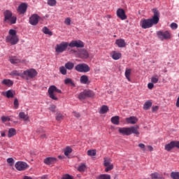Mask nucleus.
I'll return each instance as SVG.
<instances>
[{"label": "nucleus", "instance_id": "nucleus-58", "mask_svg": "<svg viewBox=\"0 0 179 179\" xmlns=\"http://www.w3.org/2000/svg\"><path fill=\"white\" fill-rule=\"evenodd\" d=\"M153 87H155V85H153V83H150L148 84V88L150 90H152V89H153Z\"/></svg>", "mask_w": 179, "mask_h": 179}, {"label": "nucleus", "instance_id": "nucleus-3", "mask_svg": "<svg viewBox=\"0 0 179 179\" xmlns=\"http://www.w3.org/2000/svg\"><path fill=\"white\" fill-rule=\"evenodd\" d=\"M4 16V22L6 23H8L9 24H16V20H17V18L16 16L13 15L12 13V11L9 10H6L3 13Z\"/></svg>", "mask_w": 179, "mask_h": 179}, {"label": "nucleus", "instance_id": "nucleus-33", "mask_svg": "<svg viewBox=\"0 0 179 179\" xmlns=\"http://www.w3.org/2000/svg\"><path fill=\"white\" fill-rule=\"evenodd\" d=\"M152 107V102L150 101H147L143 105V110H150Z\"/></svg>", "mask_w": 179, "mask_h": 179}, {"label": "nucleus", "instance_id": "nucleus-16", "mask_svg": "<svg viewBox=\"0 0 179 179\" xmlns=\"http://www.w3.org/2000/svg\"><path fill=\"white\" fill-rule=\"evenodd\" d=\"M118 132L120 135H124L126 136H129V127H118Z\"/></svg>", "mask_w": 179, "mask_h": 179}, {"label": "nucleus", "instance_id": "nucleus-30", "mask_svg": "<svg viewBox=\"0 0 179 179\" xmlns=\"http://www.w3.org/2000/svg\"><path fill=\"white\" fill-rule=\"evenodd\" d=\"M131 69H127L124 73L125 77L129 80V82H131Z\"/></svg>", "mask_w": 179, "mask_h": 179}, {"label": "nucleus", "instance_id": "nucleus-63", "mask_svg": "<svg viewBox=\"0 0 179 179\" xmlns=\"http://www.w3.org/2000/svg\"><path fill=\"white\" fill-rule=\"evenodd\" d=\"M73 114L74 117H76V118H79L80 117V114L79 113L74 112Z\"/></svg>", "mask_w": 179, "mask_h": 179}, {"label": "nucleus", "instance_id": "nucleus-60", "mask_svg": "<svg viewBox=\"0 0 179 179\" xmlns=\"http://www.w3.org/2000/svg\"><path fill=\"white\" fill-rule=\"evenodd\" d=\"M152 113H155V111H157V110H159V106H152Z\"/></svg>", "mask_w": 179, "mask_h": 179}, {"label": "nucleus", "instance_id": "nucleus-27", "mask_svg": "<svg viewBox=\"0 0 179 179\" xmlns=\"http://www.w3.org/2000/svg\"><path fill=\"white\" fill-rule=\"evenodd\" d=\"M15 135H16V129L15 128H10L8 129V137L13 138Z\"/></svg>", "mask_w": 179, "mask_h": 179}, {"label": "nucleus", "instance_id": "nucleus-26", "mask_svg": "<svg viewBox=\"0 0 179 179\" xmlns=\"http://www.w3.org/2000/svg\"><path fill=\"white\" fill-rule=\"evenodd\" d=\"M150 177L152 179H162L163 175L162 173H159L157 172H155L154 173H152L150 175Z\"/></svg>", "mask_w": 179, "mask_h": 179}, {"label": "nucleus", "instance_id": "nucleus-8", "mask_svg": "<svg viewBox=\"0 0 179 179\" xmlns=\"http://www.w3.org/2000/svg\"><path fill=\"white\" fill-rule=\"evenodd\" d=\"M22 75H24L28 79H33V78L37 76V71L34 69H29L24 71Z\"/></svg>", "mask_w": 179, "mask_h": 179}, {"label": "nucleus", "instance_id": "nucleus-5", "mask_svg": "<svg viewBox=\"0 0 179 179\" xmlns=\"http://www.w3.org/2000/svg\"><path fill=\"white\" fill-rule=\"evenodd\" d=\"M75 69L76 71H77V72L80 73H86L90 71V67L89 66V65L85 63L78 64L77 66H76Z\"/></svg>", "mask_w": 179, "mask_h": 179}, {"label": "nucleus", "instance_id": "nucleus-20", "mask_svg": "<svg viewBox=\"0 0 179 179\" xmlns=\"http://www.w3.org/2000/svg\"><path fill=\"white\" fill-rule=\"evenodd\" d=\"M110 57L113 58V59H115V61H118V59L122 57V55L120 52L112 51L110 53Z\"/></svg>", "mask_w": 179, "mask_h": 179}, {"label": "nucleus", "instance_id": "nucleus-40", "mask_svg": "<svg viewBox=\"0 0 179 179\" xmlns=\"http://www.w3.org/2000/svg\"><path fill=\"white\" fill-rule=\"evenodd\" d=\"M71 152H72V149L71 148V147L67 146L64 149V155H65V156H69V155H71Z\"/></svg>", "mask_w": 179, "mask_h": 179}, {"label": "nucleus", "instance_id": "nucleus-38", "mask_svg": "<svg viewBox=\"0 0 179 179\" xmlns=\"http://www.w3.org/2000/svg\"><path fill=\"white\" fill-rule=\"evenodd\" d=\"M43 32L44 34H48V36H52V31H51L47 27H43Z\"/></svg>", "mask_w": 179, "mask_h": 179}, {"label": "nucleus", "instance_id": "nucleus-15", "mask_svg": "<svg viewBox=\"0 0 179 179\" xmlns=\"http://www.w3.org/2000/svg\"><path fill=\"white\" fill-rule=\"evenodd\" d=\"M38 19H40V17L37 14H33L29 17V23L32 26H37L38 24Z\"/></svg>", "mask_w": 179, "mask_h": 179}, {"label": "nucleus", "instance_id": "nucleus-13", "mask_svg": "<svg viewBox=\"0 0 179 179\" xmlns=\"http://www.w3.org/2000/svg\"><path fill=\"white\" fill-rule=\"evenodd\" d=\"M9 61L10 64H26V59H20L16 56H11L9 57Z\"/></svg>", "mask_w": 179, "mask_h": 179}, {"label": "nucleus", "instance_id": "nucleus-10", "mask_svg": "<svg viewBox=\"0 0 179 179\" xmlns=\"http://www.w3.org/2000/svg\"><path fill=\"white\" fill-rule=\"evenodd\" d=\"M15 167L18 170V171H23L27 169H29V165L26 162H17L15 163Z\"/></svg>", "mask_w": 179, "mask_h": 179}, {"label": "nucleus", "instance_id": "nucleus-7", "mask_svg": "<svg viewBox=\"0 0 179 179\" xmlns=\"http://www.w3.org/2000/svg\"><path fill=\"white\" fill-rule=\"evenodd\" d=\"M73 52H77V57L83 59H87L90 57L89 52L86 49H80L78 51L73 50Z\"/></svg>", "mask_w": 179, "mask_h": 179}, {"label": "nucleus", "instance_id": "nucleus-1", "mask_svg": "<svg viewBox=\"0 0 179 179\" xmlns=\"http://www.w3.org/2000/svg\"><path fill=\"white\" fill-rule=\"evenodd\" d=\"M152 12L154 15L152 18L145 19L141 21L142 29H150V27H153L154 24H157V23H159V20H160V13H159V10L157 8H153Z\"/></svg>", "mask_w": 179, "mask_h": 179}, {"label": "nucleus", "instance_id": "nucleus-9", "mask_svg": "<svg viewBox=\"0 0 179 179\" xmlns=\"http://www.w3.org/2000/svg\"><path fill=\"white\" fill-rule=\"evenodd\" d=\"M174 148L179 149V141H171L170 143H168L164 146V149L166 152H170V150H172Z\"/></svg>", "mask_w": 179, "mask_h": 179}, {"label": "nucleus", "instance_id": "nucleus-61", "mask_svg": "<svg viewBox=\"0 0 179 179\" xmlns=\"http://www.w3.org/2000/svg\"><path fill=\"white\" fill-rule=\"evenodd\" d=\"M138 148H140L141 149H143V152H145V144L139 143L138 144Z\"/></svg>", "mask_w": 179, "mask_h": 179}, {"label": "nucleus", "instance_id": "nucleus-64", "mask_svg": "<svg viewBox=\"0 0 179 179\" xmlns=\"http://www.w3.org/2000/svg\"><path fill=\"white\" fill-rule=\"evenodd\" d=\"M147 148L150 152H153V147L152 145H148Z\"/></svg>", "mask_w": 179, "mask_h": 179}, {"label": "nucleus", "instance_id": "nucleus-39", "mask_svg": "<svg viewBox=\"0 0 179 179\" xmlns=\"http://www.w3.org/2000/svg\"><path fill=\"white\" fill-rule=\"evenodd\" d=\"M103 166H110L111 164V159L106 157L103 159Z\"/></svg>", "mask_w": 179, "mask_h": 179}, {"label": "nucleus", "instance_id": "nucleus-28", "mask_svg": "<svg viewBox=\"0 0 179 179\" xmlns=\"http://www.w3.org/2000/svg\"><path fill=\"white\" fill-rule=\"evenodd\" d=\"M2 85H5V86H12L13 85V81L9 79H4L1 81Z\"/></svg>", "mask_w": 179, "mask_h": 179}, {"label": "nucleus", "instance_id": "nucleus-62", "mask_svg": "<svg viewBox=\"0 0 179 179\" xmlns=\"http://www.w3.org/2000/svg\"><path fill=\"white\" fill-rule=\"evenodd\" d=\"M1 136L3 138L6 136V130L1 131Z\"/></svg>", "mask_w": 179, "mask_h": 179}, {"label": "nucleus", "instance_id": "nucleus-23", "mask_svg": "<svg viewBox=\"0 0 179 179\" xmlns=\"http://www.w3.org/2000/svg\"><path fill=\"white\" fill-rule=\"evenodd\" d=\"M15 94H16V93L12 90H9L5 92V95L7 99H13L15 97Z\"/></svg>", "mask_w": 179, "mask_h": 179}, {"label": "nucleus", "instance_id": "nucleus-2", "mask_svg": "<svg viewBox=\"0 0 179 179\" xmlns=\"http://www.w3.org/2000/svg\"><path fill=\"white\" fill-rule=\"evenodd\" d=\"M48 93L50 99H52V100H55V101H58V93L61 94L62 91L57 88L55 85H51L48 88Z\"/></svg>", "mask_w": 179, "mask_h": 179}, {"label": "nucleus", "instance_id": "nucleus-31", "mask_svg": "<svg viewBox=\"0 0 179 179\" xmlns=\"http://www.w3.org/2000/svg\"><path fill=\"white\" fill-rule=\"evenodd\" d=\"M108 106H106V105H103L101 107V109H100V114H106L108 112Z\"/></svg>", "mask_w": 179, "mask_h": 179}, {"label": "nucleus", "instance_id": "nucleus-17", "mask_svg": "<svg viewBox=\"0 0 179 179\" xmlns=\"http://www.w3.org/2000/svg\"><path fill=\"white\" fill-rule=\"evenodd\" d=\"M57 160L58 159L55 157H47L44 159V163L48 166H50V164H55Z\"/></svg>", "mask_w": 179, "mask_h": 179}, {"label": "nucleus", "instance_id": "nucleus-37", "mask_svg": "<svg viewBox=\"0 0 179 179\" xmlns=\"http://www.w3.org/2000/svg\"><path fill=\"white\" fill-rule=\"evenodd\" d=\"M10 75L11 76H23V74H21L18 71L14 70L10 72Z\"/></svg>", "mask_w": 179, "mask_h": 179}, {"label": "nucleus", "instance_id": "nucleus-11", "mask_svg": "<svg viewBox=\"0 0 179 179\" xmlns=\"http://www.w3.org/2000/svg\"><path fill=\"white\" fill-rule=\"evenodd\" d=\"M69 47L73 48V47H76L77 48H83L85 47V43L80 41H72L70 43H69Z\"/></svg>", "mask_w": 179, "mask_h": 179}, {"label": "nucleus", "instance_id": "nucleus-24", "mask_svg": "<svg viewBox=\"0 0 179 179\" xmlns=\"http://www.w3.org/2000/svg\"><path fill=\"white\" fill-rule=\"evenodd\" d=\"M80 81L83 85H89V83H90V81H89V77L86 75L82 76L80 78Z\"/></svg>", "mask_w": 179, "mask_h": 179}, {"label": "nucleus", "instance_id": "nucleus-50", "mask_svg": "<svg viewBox=\"0 0 179 179\" xmlns=\"http://www.w3.org/2000/svg\"><path fill=\"white\" fill-rule=\"evenodd\" d=\"M14 108L15 110H17L19 108V101L17 100V98L14 99Z\"/></svg>", "mask_w": 179, "mask_h": 179}, {"label": "nucleus", "instance_id": "nucleus-51", "mask_svg": "<svg viewBox=\"0 0 179 179\" xmlns=\"http://www.w3.org/2000/svg\"><path fill=\"white\" fill-rule=\"evenodd\" d=\"M16 30L15 29H10L9 30V36H16Z\"/></svg>", "mask_w": 179, "mask_h": 179}, {"label": "nucleus", "instance_id": "nucleus-19", "mask_svg": "<svg viewBox=\"0 0 179 179\" xmlns=\"http://www.w3.org/2000/svg\"><path fill=\"white\" fill-rule=\"evenodd\" d=\"M18 13H21L22 15L26 13L27 10V4L26 3H21L18 7Z\"/></svg>", "mask_w": 179, "mask_h": 179}, {"label": "nucleus", "instance_id": "nucleus-43", "mask_svg": "<svg viewBox=\"0 0 179 179\" xmlns=\"http://www.w3.org/2000/svg\"><path fill=\"white\" fill-rule=\"evenodd\" d=\"M47 3L49 6H55L57 5V0H48Z\"/></svg>", "mask_w": 179, "mask_h": 179}, {"label": "nucleus", "instance_id": "nucleus-29", "mask_svg": "<svg viewBox=\"0 0 179 179\" xmlns=\"http://www.w3.org/2000/svg\"><path fill=\"white\" fill-rule=\"evenodd\" d=\"M64 66L66 69H68V71H72L75 66V64L71 62H68L64 64Z\"/></svg>", "mask_w": 179, "mask_h": 179}, {"label": "nucleus", "instance_id": "nucleus-41", "mask_svg": "<svg viewBox=\"0 0 179 179\" xmlns=\"http://www.w3.org/2000/svg\"><path fill=\"white\" fill-rule=\"evenodd\" d=\"M65 85H71V86H75V83H73V81H72V79L71 78H66L64 80Z\"/></svg>", "mask_w": 179, "mask_h": 179}, {"label": "nucleus", "instance_id": "nucleus-57", "mask_svg": "<svg viewBox=\"0 0 179 179\" xmlns=\"http://www.w3.org/2000/svg\"><path fill=\"white\" fill-rule=\"evenodd\" d=\"M64 24L67 26H71V18L66 17L64 20Z\"/></svg>", "mask_w": 179, "mask_h": 179}, {"label": "nucleus", "instance_id": "nucleus-45", "mask_svg": "<svg viewBox=\"0 0 179 179\" xmlns=\"http://www.w3.org/2000/svg\"><path fill=\"white\" fill-rule=\"evenodd\" d=\"M105 167H106L105 169L106 173H108V171H110V170H113V169H114V165L111 164L110 165L106 166Z\"/></svg>", "mask_w": 179, "mask_h": 179}, {"label": "nucleus", "instance_id": "nucleus-44", "mask_svg": "<svg viewBox=\"0 0 179 179\" xmlns=\"http://www.w3.org/2000/svg\"><path fill=\"white\" fill-rule=\"evenodd\" d=\"M87 97L86 96V94H85V91L81 92V93H80V94L78 96V99L80 100H85V99H87Z\"/></svg>", "mask_w": 179, "mask_h": 179}, {"label": "nucleus", "instance_id": "nucleus-52", "mask_svg": "<svg viewBox=\"0 0 179 179\" xmlns=\"http://www.w3.org/2000/svg\"><path fill=\"white\" fill-rule=\"evenodd\" d=\"M50 111L52 113H56L57 110V106L55 105H50L49 108Z\"/></svg>", "mask_w": 179, "mask_h": 179}, {"label": "nucleus", "instance_id": "nucleus-35", "mask_svg": "<svg viewBox=\"0 0 179 179\" xmlns=\"http://www.w3.org/2000/svg\"><path fill=\"white\" fill-rule=\"evenodd\" d=\"M78 170L80 171V173L85 172L86 171V164H80L78 167Z\"/></svg>", "mask_w": 179, "mask_h": 179}, {"label": "nucleus", "instance_id": "nucleus-14", "mask_svg": "<svg viewBox=\"0 0 179 179\" xmlns=\"http://www.w3.org/2000/svg\"><path fill=\"white\" fill-rule=\"evenodd\" d=\"M6 41V43H10L11 45H16V44L19 43V37H17V36H7Z\"/></svg>", "mask_w": 179, "mask_h": 179}, {"label": "nucleus", "instance_id": "nucleus-56", "mask_svg": "<svg viewBox=\"0 0 179 179\" xmlns=\"http://www.w3.org/2000/svg\"><path fill=\"white\" fill-rule=\"evenodd\" d=\"M1 121H2V122H6V121H10V118L8 116L7 117L2 116Z\"/></svg>", "mask_w": 179, "mask_h": 179}, {"label": "nucleus", "instance_id": "nucleus-25", "mask_svg": "<svg viewBox=\"0 0 179 179\" xmlns=\"http://www.w3.org/2000/svg\"><path fill=\"white\" fill-rule=\"evenodd\" d=\"M110 121L114 125H120V116L112 117Z\"/></svg>", "mask_w": 179, "mask_h": 179}, {"label": "nucleus", "instance_id": "nucleus-59", "mask_svg": "<svg viewBox=\"0 0 179 179\" xmlns=\"http://www.w3.org/2000/svg\"><path fill=\"white\" fill-rule=\"evenodd\" d=\"M37 134H43L44 132V129L43 127H39L36 130Z\"/></svg>", "mask_w": 179, "mask_h": 179}, {"label": "nucleus", "instance_id": "nucleus-4", "mask_svg": "<svg viewBox=\"0 0 179 179\" xmlns=\"http://www.w3.org/2000/svg\"><path fill=\"white\" fill-rule=\"evenodd\" d=\"M157 36L161 41H163L164 40H170V38H171V34L169 31H157Z\"/></svg>", "mask_w": 179, "mask_h": 179}, {"label": "nucleus", "instance_id": "nucleus-42", "mask_svg": "<svg viewBox=\"0 0 179 179\" xmlns=\"http://www.w3.org/2000/svg\"><path fill=\"white\" fill-rule=\"evenodd\" d=\"M171 177L173 179H179V172H171Z\"/></svg>", "mask_w": 179, "mask_h": 179}, {"label": "nucleus", "instance_id": "nucleus-18", "mask_svg": "<svg viewBox=\"0 0 179 179\" xmlns=\"http://www.w3.org/2000/svg\"><path fill=\"white\" fill-rule=\"evenodd\" d=\"M138 129H139V126H133L129 127V134L132 135V134H134V135H136L138 136L140 134Z\"/></svg>", "mask_w": 179, "mask_h": 179}, {"label": "nucleus", "instance_id": "nucleus-46", "mask_svg": "<svg viewBox=\"0 0 179 179\" xmlns=\"http://www.w3.org/2000/svg\"><path fill=\"white\" fill-rule=\"evenodd\" d=\"M59 72L62 75H66V69L65 66H60L59 67Z\"/></svg>", "mask_w": 179, "mask_h": 179}, {"label": "nucleus", "instance_id": "nucleus-34", "mask_svg": "<svg viewBox=\"0 0 179 179\" xmlns=\"http://www.w3.org/2000/svg\"><path fill=\"white\" fill-rule=\"evenodd\" d=\"M96 179H111V176L108 174H101L98 176Z\"/></svg>", "mask_w": 179, "mask_h": 179}, {"label": "nucleus", "instance_id": "nucleus-48", "mask_svg": "<svg viewBox=\"0 0 179 179\" xmlns=\"http://www.w3.org/2000/svg\"><path fill=\"white\" fill-rule=\"evenodd\" d=\"M62 120H64V115L61 113H57L56 120L57 121H62Z\"/></svg>", "mask_w": 179, "mask_h": 179}, {"label": "nucleus", "instance_id": "nucleus-32", "mask_svg": "<svg viewBox=\"0 0 179 179\" xmlns=\"http://www.w3.org/2000/svg\"><path fill=\"white\" fill-rule=\"evenodd\" d=\"M19 117L22 120H24V121H29V115H26L24 112H20L19 113Z\"/></svg>", "mask_w": 179, "mask_h": 179}, {"label": "nucleus", "instance_id": "nucleus-22", "mask_svg": "<svg viewBox=\"0 0 179 179\" xmlns=\"http://www.w3.org/2000/svg\"><path fill=\"white\" fill-rule=\"evenodd\" d=\"M115 44L119 47L120 48H124V47H126L127 43H125V40L121 38V39H117L115 41Z\"/></svg>", "mask_w": 179, "mask_h": 179}, {"label": "nucleus", "instance_id": "nucleus-12", "mask_svg": "<svg viewBox=\"0 0 179 179\" xmlns=\"http://www.w3.org/2000/svg\"><path fill=\"white\" fill-rule=\"evenodd\" d=\"M116 15L120 20H127V16L125 14V10L122 8H118L116 11Z\"/></svg>", "mask_w": 179, "mask_h": 179}, {"label": "nucleus", "instance_id": "nucleus-6", "mask_svg": "<svg viewBox=\"0 0 179 179\" xmlns=\"http://www.w3.org/2000/svg\"><path fill=\"white\" fill-rule=\"evenodd\" d=\"M69 45V43L68 42H62L60 44L56 45L55 51L57 54H61L64 51H66Z\"/></svg>", "mask_w": 179, "mask_h": 179}, {"label": "nucleus", "instance_id": "nucleus-55", "mask_svg": "<svg viewBox=\"0 0 179 179\" xmlns=\"http://www.w3.org/2000/svg\"><path fill=\"white\" fill-rule=\"evenodd\" d=\"M62 179H74L72 176L69 174H65L62 176Z\"/></svg>", "mask_w": 179, "mask_h": 179}, {"label": "nucleus", "instance_id": "nucleus-21", "mask_svg": "<svg viewBox=\"0 0 179 179\" xmlns=\"http://www.w3.org/2000/svg\"><path fill=\"white\" fill-rule=\"evenodd\" d=\"M126 122L127 124H131V125H134L138 122V118L135 116H131L129 117L126 118Z\"/></svg>", "mask_w": 179, "mask_h": 179}, {"label": "nucleus", "instance_id": "nucleus-53", "mask_svg": "<svg viewBox=\"0 0 179 179\" xmlns=\"http://www.w3.org/2000/svg\"><path fill=\"white\" fill-rule=\"evenodd\" d=\"M178 28V24H177V23L172 22L171 24V29H172V30H177Z\"/></svg>", "mask_w": 179, "mask_h": 179}, {"label": "nucleus", "instance_id": "nucleus-54", "mask_svg": "<svg viewBox=\"0 0 179 179\" xmlns=\"http://www.w3.org/2000/svg\"><path fill=\"white\" fill-rule=\"evenodd\" d=\"M7 163L10 164V166H13L15 160L13 159V158H8L7 159Z\"/></svg>", "mask_w": 179, "mask_h": 179}, {"label": "nucleus", "instance_id": "nucleus-36", "mask_svg": "<svg viewBox=\"0 0 179 179\" xmlns=\"http://www.w3.org/2000/svg\"><path fill=\"white\" fill-rule=\"evenodd\" d=\"M85 96L87 97H94V92L91 90H85Z\"/></svg>", "mask_w": 179, "mask_h": 179}, {"label": "nucleus", "instance_id": "nucleus-47", "mask_svg": "<svg viewBox=\"0 0 179 179\" xmlns=\"http://www.w3.org/2000/svg\"><path fill=\"white\" fill-rule=\"evenodd\" d=\"M152 83H157L159 82V76H154L151 78Z\"/></svg>", "mask_w": 179, "mask_h": 179}, {"label": "nucleus", "instance_id": "nucleus-49", "mask_svg": "<svg viewBox=\"0 0 179 179\" xmlns=\"http://www.w3.org/2000/svg\"><path fill=\"white\" fill-rule=\"evenodd\" d=\"M96 150H89L87 151L88 156H96Z\"/></svg>", "mask_w": 179, "mask_h": 179}]
</instances>
